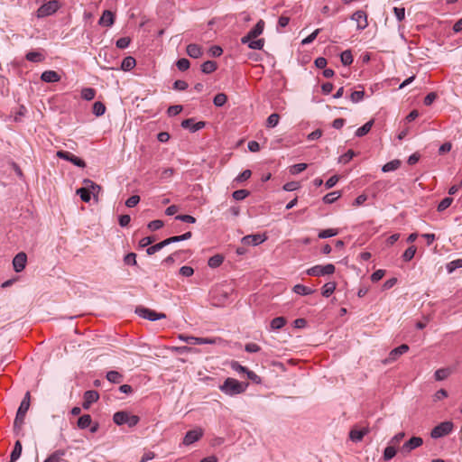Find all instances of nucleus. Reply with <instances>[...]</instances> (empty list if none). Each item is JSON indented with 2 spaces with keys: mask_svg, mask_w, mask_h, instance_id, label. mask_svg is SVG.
<instances>
[{
  "mask_svg": "<svg viewBox=\"0 0 462 462\" xmlns=\"http://www.w3.org/2000/svg\"><path fill=\"white\" fill-rule=\"evenodd\" d=\"M245 374H246L247 378L249 380H251L253 383H254L256 384L262 383L261 377L258 374H256L254 372L248 370Z\"/></svg>",
  "mask_w": 462,
  "mask_h": 462,
  "instance_id": "59",
  "label": "nucleus"
},
{
  "mask_svg": "<svg viewBox=\"0 0 462 462\" xmlns=\"http://www.w3.org/2000/svg\"><path fill=\"white\" fill-rule=\"evenodd\" d=\"M450 374H451L450 368H440L435 372L434 377L437 381H442V380L447 379Z\"/></svg>",
  "mask_w": 462,
  "mask_h": 462,
  "instance_id": "34",
  "label": "nucleus"
},
{
  "mask_svg": "<svg viewBox=\"0 0 462 462\" xmlns=\"http://www.w3.org/2000/svg\"><path fill=\"white\" fill-rule=\"evenodd\" d=\"M59 2L56 0L49 1L41 5L37 10V17L43 18L54 14L59 9Z\"/></svg>",
  "mask_w": 462,
  "mask_h": 462,
  "instance_id": "7",
  "label": "nucleus"
},
{
  "mask_svg": "<svg viewBox=\"0 0 462 462\" xmlns=\"http://www.w3.org/2000/svg\"><path fill=\"white\" fill-rule=\"evenodd\" d=\"M115 23V16L114 14L109 11L106 10L103 12L102 16L100 17L98 23L102 26L106 27H111Z\"/></svg>",
  "mask_w": 462,
  "mask_h": 462,
  "instance_id": "19",
  "label": "nucleus"
},
{
  "mask_svg": "<svg viewBox=\"0 0 462 462\" xmlns=\"http://www.w3.org/2000/svg\"><path fill=\"white\" fill-rule=\"evenodd\" d=\"M106 112V106L105 105L100 102V101H97L94 103L93 105V114L97 116H101L105 114Z\"/></svg>",
  "mask_w": 462,
  "mask_h": 462,
  "instance_id": "47",
  "label": "nucleus"
},
{
  "mask_svg": "<svg viewBox=\"0 0 462 462\" xmlns=\"http://www.w3.org/2000/svg\"><path fill=\"white\" fill-rule=\"evenodd\" d=\"M66 452L64 449H57L51 453L43 462H61Z\"/></svg>",
  "mask_w": 462,
  "mask_h": 462,
  "instance_id": "24",
  "label": "nucleus"
},
{
  "mask_svg": "<svg viewBox=\"0 0 462 462\" xmlns=\"http://www.w3.org/2000/svg\"><path fill=\"white\" fill-rule=\"evenodd\" d=\"M41 79L47 83H54L60 80V76L54 70H45L42 73Z\"/></svg>",
  "mask_w": 462,
  "mask_h": 462,
  "instance_id": "20",
  "label": "nucleus"
},
{
  "mask_svg": "<svg viewBox=\"0 0 462 462\" xmlns=\"http://www.w3.org/2000/svg\"><path fill=\"white\" fill-rule=\"evenodd\" d=\"M422 444L423 439L420 437H412L402 445V451L409 453L411 450L420 447Z\"/></svg>",
  "mask_w": 462,
  "mask_h": 462,
  "instance_id": "15",
  "label": "nucleus"
},
{
  "mask_svg": "<svg viewBox=\"0 0 462 462\" xmlns=\"http://www.w3.org/2000/svg\"><path fill=\"white\" fill-rule=\"evenodd\" d=\"M452 430L453 423L451 421H443L432 429L430 437L437 439L448 435Z\"/></svg>",
  "mask_w": 462,
  "mask_h": 462,
  "instance_id": "5",
  "label": "nucleus"
},
{
  "mask_svg": "<svg viewBox=\"0 0 462 462\" xmlns=\"http://www.w3.org/2000/svg\"><path fill=\"white\" fill-rule=\"evenodd\" d=\"M98 398H99V394L97 391H94V390L87 391L84 393V401L82 403V407L85 410L89 409L90 405L92 403L96 402L98 400Z\"/></svg>",
  "mask_w": 462,
  "mask_h": 462,
  "instance_id": "17",
  "label": "nucleus"
},
{
  "mask_svg": "<svg viewBox=\"0 0 462 462\" xmlns=\"http://www.w3.org/2000/svg\"><path fill=\"white\" fill-rule=\"evenodd\" d=\"M351 20L356 23V29L359 31L365 30L368 26L367 15L362 11L358 10L351 15Z\"/></svg>",
  "mask_w": 462,
  "mask_h": 462,
  "instance_id": "11",
  "label": "nucleus"
},
{
  "mask_svg": "<svg viewBox=\"0 0 462 462\" xmlns=\"http://www.w3.org/2000/svg\"><path fill=\"white\" fill-rule=\"evenodd\" d=\"M416 250L417 249L414 245L408 247L402 254L403 261H405V262L411 261L414 257V255L416 254Z\"/></svg>",
  "mask_w": 462,
  "mask_h": 462,
  "instance_id": "48",
  "label": "nucleus"
},
{
  "mask_svg": "<svg viewBox=\"0 0 462 462\" xmlns=\"http://www.w3.org/2000/svg\"><path fill=\"white\" fill-rule=\"evenodd\" d=\"M166 245H168V242H167L166 239H164L163 241H162L160 243H157V244H155L153 245L149 246L146 249V253L149 255L154 254L155 253H157L158 251L162 250Z\"/></svg>",
  "mask_w": 462,
  "mask_h": 462,
  "instance_id": "32",
  "label": "nucleus"
},
{
  "mask_svg": "<svg viewBox=\"0 0 462 462\" xmlns=\"http://www.w3.org/2000/svg\"><path fill=\"white\" fill-rule=\"evenodd\" d=\"M217 66L215 61L207 60L201 65V71L205 74H209L217 69Z\"/></svg>",
  "mask_w": 462,
  "mask_h": 462,
  "instance_id": "33",
  "label": "nucleus"
},
{
  "mask_svg": "<svg viewBox=\"0 0 462 462\" xmlns=\"http://www.w3.org/2000/svg\"><path fill=\"white\" fill-rule=\"evenodd\" d=\"M106 379L113 383H119L123 380V375L117 371H109L106 374Z\"/></svg>",
  "mask_w": 462,
  "mask_h": 462,
  "instance_id": "36",
  "label": "nucleus"
},
{
  "mask_svg": "<svg viewBox=\"0 0 462 462\" xmlns=\"http://www.w3.org/2000/svg\"><path fill=\"white\" fill-rule=\"evenodd\" d=\"M319 32L320 29H316L312 33H310L309 36H307L301 41V44L306 45L311 43L316 39Z\"/></svg>",
  "mask_w": 462,
  "mask_h": 462,
  "instance_id": "58",
  "label": "nucleus"
},
{
  "mask_svg": "<svg viewBox=\"0 0 462 462\" xmlns=\"http://www.w3.org/2000/svg\"><path fill=\"white\" fill-rule=\"evenodd\" d=\"M131 42V40L130 38L128 37H122V38H119L116 42V46L118 48V49H125L129 46Z\"/></svg>",
  "mask_w": 462,
  "mask_h": 462,
  "instance_id": "56",
  "label": "nucleus"
},
{
  "mask_svg": "<svg viewBox=\"0 0 462 462\" xmlns=\"http://www.w3.org/2000/svg\"><path fill=\"white\" fill-rule=\"evenodd\" d=\"M179 339L190 345H211L215 340L208 337H197L192 336L180 335Z\"/></svg>",
  "mask_w": 462,
  "mask_h": 462,
  "instance_id": "10",
  "label": "nucleus"
},
{
  "mask_svg": "<svg viewBox=\"0 0 462 462\" xmlns=\"http://www.w3.org/2000/svg\"><path fill=\"white\" fill-rule=\"evenodd\" d=\"M187 54L193 59H198L202 55V49L199 45L190 43L186 49Z\"/></svg>",
  "mask_w": 462,
  "mask_h": 462,
  "instance_id": "21",
  "label": "nucleus"
},
{
  "mask_svg": "<svg viewBox=\"0 0 462 462\" xmlns=\"http://www.w3.org/2000/svg\"><path fill=\"white\" fill-rule=\"evenodd\" d=\"M267 239L266 236L260 235V234H254V235H248L245 236L241 242L245 245H258L263 243Z\"/></svg>",
  "mask_w": 462,
  "mask_h": 462,
  "instance_id": "12",
  "label": "nucleus"
},
{
  "mask_svg": "<svg viewBox=\"0 0 462 462\" xmlns=\"http://www.w3.org/2000/svg\"><path fill=\"white\" fill-rule=\"evenodd\" d=\"M292 291L296 294H299V295H301V296L310 295V294H312L314 292V290H312L311 288L307 287L305 285H302V284H296V285H294L293 288H292Z\"/></svg>",
  "mask_w": 462,
  "mask_h": 462,
  "instance_id": "25",
  "label": "nucleus"
},
{
  "mask_svg": "<svg viewBox=\"0 0 462 462\" xmlns=\"http://www.w3.org/2000/svg\"><path fill=\"white\" fill-rule=\"evenodd\" d=\"M182 111V106H180V105H174V106H171L169 108H168V115L170 116H177L179 115L180 112Z\"/></svg>",
  "mask_w": 462,
  "mask_h": 462,
  "instance_id": "62",
  "label": "nucleus"
},
{
  "mask_svg": "<svg viewBox=\"0 0 462 462\" xmlns=\"http://www.w3.org/2000/svg\"><path fill=\"white\" fill-rule=\"evenodd\" d=\"M247 46L252 50H262L264 45V40L263 39H252L249 40V42H246Z\"/></svg>",
  "mask_w": 462,
  "mask_h": 462,
  "instance_id": "41",
  "label": "nucleus"
},
{
  "mask_svg": "<svg viewBox=\"0 0 462 462\" xmlns=\"http://www.w3.org/2000/svg\"><path fill=\"white\" fill-rule=\"evenodd\" d=\"M300 188V183L297 181H290L283 185V189L285 191H294Z\"/></svg>",
  "mask_w": 462,
  "mask_h": 462,
  "instance_id": "63",
  "label": "nucleus"
},
{
  "mask_svg": "<svg viewBox=\"0 0 462 462\" xmlns=\"http://www.w3.org/2000/svg\"><path fill=\"white\" fill-rule=\"evenodd\" d=\"M30 407V393L27 392L22 400L20 406L18 408V411L16 412V416L14 419V427L15 428H21L23 424L24 423V418L26 415V412L28 411Z\"/></svg>",
  "mask_w": 462,
  "mask_h": 462,
  "instance_id": "2",
  "label": "nucleus"
},
{
  "mask_svg": "<svg viewBox=\"0 0 462 462\" xmlns=\"http://www.w3.org/2000/svg\"><path fill=\"white\" fill-rule=\"evenodd\" d=\"M365 91L364 90H355L350 95V100L353 103H358L364 99Z\"/></svg>",
  "mask_w": 462,
  "mask_h": 462,
  "instance_id": "50",
  "label": "nucleus"
},
{
  "mask_svg": "<svg viewBox=\"0 0 462 462\" xmlns=\"http://www.w3.org/2000/svg\"><path fill=\"white\" fill-rule=\"evenodd\" d=\"M369 432L367 428L362 430H352L349 433V438L354 442H359L363 439L364 436Z\"/></svg>",
  "mask_w": 462,
  "mask_h": 462,
  "instance_id": "23",
  "label": "nucleus"
},
{
  "mask_svg": "<svg viewBox=\"0 0 462 462\" xmlns=\"http://www.w3.org/2000/svg\"><path fill=\"white\" fill-rule=\"evenodd\" d=\"M373 125H374L373 119L366 122L364 125L357 128V130L356 131V136L362 137V136L365 135L366 134H368L370 132Z\"/></svg>",
  "mask_w": 462,
  "mask_h": 462,
  "instance_id": "30",
  "label": "nucleus"
},
{
  "mask_svg": "<svg viewBox=\"0 0 462 462\" xmlns=\"http://www.w3.org/2000/svg\"><path fill=\"white\" fill-rule=\"evenodd\" d=\"M92 419L89 414H84L78 420V427L81 430H85L91 426Z\"/></svg>",
  "mask_w": 462,
  "mask_h": 462,
  "instance_id": "29",
  "label": "nucleus"
},
{
  "mask_svg": "<svg viewBox=\"0 0 462 462\" xmlns=\"http://www.w3.org/2000/svg\"><path fill=\"white\" fill-rule=\"evenodd\" d=\"M453 202V199L452 198H449V197H447V198H444L438 205V210L439 212L441 211H444L445 209H447L450 205L451 203Z\"/></svg>",
  "mask_w": 462,
  "mask_h": 462,
  "instance_id": "52",
  "label": "nucleus"
},
{
  "mask_svg": "<svg viewBox=\"0 0 462 462\" xmlns=\"http://www.w3.org/2000/svg\"><path fill=\"white\" fill-rule=\"evenodd\" d=\"M176 66L179 70L185 71L189 68L190 63L189 60L182 58L178 60V61L176 62Z\"/></svg>",
  "mask_w": 462,
  "mask_h": 462,
  "instance_id": "54",
  "label": "nucleus"
},
{
  "mask_svg": "<svg viewBox=\"0 0 462 462\" xmlns=\"http://www.w3.org/2000/svg\"><path fill=\"white\" fill-rule=\"evenodd\" d=\"M124 263L126 265H136V254L134 253H129L124 257Z\"/></svg>",
  "mask_w": 462,
  "mask_h": 462,
  "instance_id": "57",
  "label": "nucleus"
},
{
  "mask_svg": "<svg viewBox=\"0 0 462 462\" xmlns=\"http://www.w3.org/2000/svg\"><path fill=\"white\" fill-rule=\"evenodd\" d=\"M22 449H23L22 444L19 440H17L15 442L14 449L11 453L10 462H15L21 457Z\"/></svg>",
  "mask_w": 462,
  "mask_h": 462,
  "instance_id": "31",
  "label": "nucleus"
},
{
  "mask_svg": "<svg viewBox=\"0 0 462 462\" xmlns=\"http://www.w3.org/2000/svg\"><path fill=\"white\" fill-rule=\"evenodd\" d=\"M264 28V22L263 20H259L257 23L254 25V28H252L246 35L243 36L241 38L242 43H246V42H249V40L255 39L259 35H261L263 32Z\"/></svg>",
  "mask_w": 462,
  "mask_h": 462,
  "instance_id": "9",
  "label": "nucleus"
},
{
  "mask_svg": "<svg viewBox=\"0 0 462 462\" xmlns=\"http://www.w3.org/2000/svg\"><path fill=\"white\" fill-rule=\"evenodd\" d=\"M96 96V90L92 88H84L81 90V97L87 101L94 99Z\"/></svg>",
  "mask_w": 462,
  "mask_h": 462,
  "instance_id": "42",
  "label": "nucleus"
},
{
  "mask_svg": "<svg viewBox=\"0 0 462 462\" xmlns=\"http://www.w3.org/2000/svg\"><path fill=\"white\" fill-rule=\"evenodd\" d=\"M307 169L306 163H297L290 168V172L293 175L299 174Z\"/></svg>",
  "mask_w": 462,
  "mask_h": 462,
  "instance_id": "53",
  "label": "nucleus"
},
{
  "mask_svg": "<svg viewBox=\"0 0 462 462\" xmlns=\"http://www.w3.org/2000/svg\"><path fill=\"white\" fill-rule=\"evenodd\" d=\"M205 122L199 121L195 123L192 118L185 119L181 122V126L185 129H189L190 132L195 133L205 126Z\"/></svg>",
  "mask_w": 462,
  "mask_h": 462,
  "instance_id": "18",
  "label": "nucleus"
},
{
  "mask_svg": "<svg viewBox=\"0 0 462 462\" xmlns=\"http://www.w3.org/2000/svg\"><path fill=\"white\" fill-rule=\"evenodd\" d=\"M409 350V346L402 344L398 347L393 348L388 355V357L384 360V364H389L397 360V358L405 354Z\"/></svg>",
  "mask_w": 462,
  "mask_h": 462,
  "instance_id": "14",
  "label": "nucleus"
},
{
  "mask_svg": "<svg viewBox=\"0 0 462 462\" xmlns=\"http://www.w3.org/2000/svg\"><path fill=\"white\" fill-rule=\"evenodd\" d=\"M77 194L79 195L80 199L84 202H89L91 199L90 190L88 189L87 185H85L83 188L78 189Z\"/></svg>",
  "mask_w": 462,
  "mask_h": 462,
  "instance_id": "37",
  "label": "nucleus"
},
{
  "mask_svg": "<svg viewBox=\"0 0 462 462\" xmlns=\"http://www.w3.org/2000/svg\"><path fill=\"white\" fill-rule=\"evenodd\" d=\"M224 261V257L221 254H215L208 259V264L211 268H217Z\"/></svg>",
  "mask_w": 462,
  "mask_h": 462,
  "instance_id": "38",
  "label": "nucleus"
},
{
  "mask_svg": "<svg viewBox=\"0 0 462 462\" xmlns=\"http://www.w3.org/2000/svg\"><path fill=\"white\" fill-rule=\"evenodd\" d=\"M25 58L28 61L38 63L45 60V55L42 51H32L27 52Z\"/></svg>",
  "mask_w": 462,
  "mask_h": 462,
  "instance_id": "22",
  "label": "nucleus"
},
{
  "mask_svg": "<svg viewBox=\"0 0 462 462\" xmlns=\"http://www.w3.org/2000/svg\"><path fill=\"white\" fill-rule=\"evenodd\" d=\"M280 116L277 113L271 114L266 120V127L273 128L279 124Z\"/></svg>",
  "mask_w": 462,
  "mask_h": 462,
  "instance_id": "43",
  "label": "nucleus"
},
{
  "mask_svg": "<svg viewBox=\"0 0 462 462\" xmlns=\"http://www.w3.org/2000/svg\"><path fill=\"white\" fill-rule=\"evenodd\" d=\"M341 194L339 191H333L324 196L323 201L326 204H332L340 198Z\"/></svg>",
  "mask_w": 462,
  "mask_h": 462,
  "instance_id": "44",
  "label": "nucleus"
},
{
  "mask_svg": "<svg viewBox=\"0 0 462 462\" xmlns=\"http://www.w3.org/2000/svg\"><path fill=\"white\" fill-rule=\"evenodd\" d=\"M135 313L139 317L148 319V320H151V321H156V320L166 318V315L164 313H158L151 309L144 308V307L136 308Z\"/></svg>",
  "mask_w": 462,
  "mask_h": 462,
  "instance_id": "6",
  "label": "nucleus"
},
{
  "mask_svg": "<svg viewBox=\"0 0 462 462\" xmlns=\"http://www.w3.org/2000/svg\"><path fill=\"white\" fill-rule=\"evenodd\" d=\"M286 324V319L283 317H277L272 319L270 323L271 330L276 331L283 328Z\"/></svg>",
  "mask_w": 462,
  "mask_h": 462,
  "instance_id": "26",
  "label": "nucleus"
},
{
  "mask_svg": "<svg viewBox=\"0 0 462 462\" xmlns=\"http://www.w3.org/2000/svg\"><path fill=\"white\" fill-rule=\"evenodd\" d=\"M180 273L184 277H190L194 273V269L190 266H182L180 269Z\"/></svg>",
  "mask_w": 462,
  "mask_h": 462,
  "instance_id": "64",
  "label": "nucleus"
},
{
  "mask_svg": "<svg viewBox=\"0 0 462 462\" xmlns=\"http://www.w3.org/2000/svg\"><path fill=\"white\" fill-rule=\"evenodd\" d=\"M27 256L24 253L17 254L13 259V266L16 273L22 272L26 265Z\"/></svg>",
  "mask_w": 462,
  "mask_h": 462,
  "instance_id": "16",
  "label": "nucleus"
},
{
  "mask_svg": "<svg viewBox=\"0 0 462 462\" xmlns=\"http://www.w3.org/2000/svg\"><path fill=\"white\" fill-rule=\"evenodd\" d=\"M139 420L138 416L129 414L126 411H117L113 416L114 422L118 426L126 424L129 427H134Z\"/></svg>",
  "mask_w": 462,
  "mask_h": 462,
  "instance_id": "3",
  "label": "nucleus"
},
{
  "mask_svg": "<svg viewBox=\"0 0 462 462\" xmlns=\"http://www.w3.org/2000/svg\"><path fill=\"white\" fill-rule=\"evenodd\" d=\"M135 64H136L135 59L133 58L132 56H127L122 60L121 69L124 71H129L134 68Z\"/></svg>",
  "mask_w": 462,
  "mask_h": 462,
  "instance_id": "27",
  "label": "nucleus"
},
{
  "mask_svg": "<svg viewBox=\"0 0 462 462\" xmlns=\"http://www.w3.org/2000/svg\"><path fill=\"white\" fill-rule=\"evenodd\" d=\"M354 156H355L354 151L348 150L346 153L342 154L338 158V162L346 164V163L349 162L353 159Z\"/></svg>",
  "mask_w": 462,
  "mask_h": 462,
  "instance_id": "51",
  "label": "nucleus"
},
{
  "mask_svg": "<svg viewBox=\"0 0 462 462\" xmlns=\"http://www.w3.org/2000/svg\"><path fill=\"white\" fill-rule=\"evenodd\" d=\"M393 13L399 22L405 18V9L403 7H393Z\"/></svg>",
  "mask_w": 462,
  "mask_h": 462,
  "instance_id": "61",
  "label": "nucleus"
},
{
  "mask_svg": "<svg viewBox=\"0 0 462 462\" xmlns=\"http://www.w3.org/2000/svg\"><path fill=\"white\" fill-rule=\"evenodd\" d=\"M340 60L344 66H349L353 62V55L351 51H344L340 55Z\"/></svg>",
  "mask_w": 462,
  "mask_h": 462,
  "instance_id": "40",
  "label": "nucleus"
},
{
  "mask_svg": "<svg viewBox=\"0 0 462 462\" xmlns=\"http://www.w3.org/2000/svg\"><path fill=\"white\" fill-rule=\"evenodd\" d=\"M248 387L247 383L239 382L235 378H226L223 384L219 386L222 393L228 396H235L244 393Z\"/></svg>",
  "mask_w": 462,
  "mask_h": 462,
  "instance_id": "1",
  "label": "nucleus"
},
{
  "mask_svg": "<svg viewBox=\"0 0 462 462\" xmlns=\"http://www.w3.org/2000/svg\"><path fill=\"white\" fill-rule=\"evenodd\" d=\"M57 156L60 159L72 162L74 165L78 167H85L86 165L85 162L82 159L75 156L74 154L67 151H58Z\"/></svg>",
  "mask_w": 462,
  "mask_h": 462,
  "instance_id": "13",
  "label": "nucleus"
},
{
  "mask_svg": "<svg viewBox=\"0 0 462 462\" xmlns=\"http://www.w3.org/2000/svg\"><path fill=\"white\" fill-rule=\"evenodd\" d=\"M204 431L201 428H195L186 432L182 444L184 446H190L193 443L199 441L203 437Z\"/></svg>",
  "mask_w": 462,
  "mask_h": 462,
  "instance_id": "8",
  "label": "nucleus"
},
{
  "mask_svg": "<svg viewBox=\"0 0 462 462\" xmlns=\"http://www.w3.org/2000/svg\"><path fill=\"white\" fill-rule=\"evenodd\" d=\"M337 234H338V230L337 229L328 228V229L321 230L319 233L318 236L320 239H326V238H329V237L335 236Z\"/></svg>",
  "mask_w": 462,
  "mask_h": 462,
  "instance_id": "45",
  "label": "nucleus"
},
{
  "mask_svg": "<svg viewBox=\"0 0 462 462\" xmlns=\"http://www.w3.org/2000/svg\"><path fill=\"white\" fill-rule=\"evenodd\" d=\"M249 195L246 189H237L233 192L232 196L236 200H243Z\"/></svg>",
  "mask_w": 462,
  "mask_h": 462,
  "instance_id": "55",
  "label": "nucleus"
},
{
  "mask_svg": "<svg viewBox=\"0 0 462 462\" xmlns=\"http://www.w3.org/2000/svg\"><path fill=\"white\" fill-rule=\"evenodd\" d=\"M140 201V197L138 195H133L127 199L125 201V206L128 208L135 207Z\"/></svg>",
  "mask_w": 462,
  "mask_h": 462,
  "instance_id": "60",
  "label": "nucleus"
},
{
  "mask_svg": "<svg viewBox=\"0 0 462 462\" xmlns=\"http://www.w3.org/2000/svg\"><path fill=\"white\" fill-rule=\"evenodd\" d=\"M335 266L332 263H327L325 265H315L309 268L306 273L310 276H325L333 274L335 273Z\"/></svg>",
  "mask_w": 462,
  "mask_h": 462,
  "instance_id": "4",
  "label": "nucleus"
},
{
  "mask_svg": "<svg viewBox=\"0 0 462 462\" xmlns=\"http://www.w3.org/2000/svg\"><path fill=\"white\" fill-rule=\"evenodd\" d=\"M227 101V97L224 93H218L214 97L213 103L216 106L221 107L223 106Z\"/></svg>",
  "mask_w": 462,
  "mask_h": 462,
  "instance_id": "46",
  "label": "nucleus"
},
{
  "mask_svg": "<svg viewBox=\"0 0 462 462\" xmlns=\"http://www.w3.org/2000/svg\"><path fill=\"white\" fill-rule=\"evenodd\" d=\"M396 455V449L393 447V445L391 444V446H388L384 448L383 451V458L384 460L388 461L392 459Z\"/></svg>",
  "mask_w": 462,
  "mask_h": 462,
  "instance_id": "49",
  "label": "nucleus"
},
{
  "mask_svg": "<svg viewBox=\"0 0 462 462\" xmlns=\"http://www.w3.org/2000/svg\"><path fill=\"white\" fill-rule=\"evenodd\" d=\"M401 165V162L399 160H393L387 163H385L383 167H382V171L383 172H390V171H393L395 170H397Z\"/></svg>",
  "mask_w": 462,
  "mask_h": 462,
  "instance_id": "35",
  "label": "nucleus"
},
{
  "mask_svg": "<svg viewBox=\"0 0 462 462\" xmlns=\"http://www.w3.org/2000/svg\"><path fill=\"white\" fill-rule=\"evenodd\" d=\"M336 290V283L333 282H327L322 287V295L326 298L329 297Z\"/></svg>",
  "mask_w": 462,
  "mask_h": 462,
  "instance_id": "39",
  "label": "nucleus"
},
{
  "mask_svg": "<svg viewBox=\"0 0 462 462\" xmlns=\"http://www.w3.org/2000/svg\"><path fill=\"white\" fill-rule=\"evenodd\" d=\"M84 185H87L88 189L90 190V195H93V197H97L99 191L101 190L100 186L94 183L91 180L85 179L83 180Z\"/></svg>",
  "mask_w": 462,
  "mask_h": 462,
  "instance_id": "28",
  "label": "nucleus"
}]
</instances>
